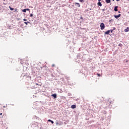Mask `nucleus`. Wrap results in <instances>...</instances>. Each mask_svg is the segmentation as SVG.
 Wrapping results in <instances>:
<instances>
[{
  "instance_id": "2eb2a0df",
  "label": "nucleus",
  "mask_w": 129,
  "mask_h": 129,
  "mask_svg": "<svg viewBox=\"0 0 129 129\" xmlns=\"http://www.w3.org/2000/svg\"><path fill=\"white\" fill-rule=\"evenodd\" d=\"M24 24L27 25H28V24H30V22H25Z\"/></svg>"
},
{
  "instance_id": "4be33fe9",
  "label": "nucleus",
  "mask_w": 129,
  "mask_h": 129,
  "mask_svg": "<svg viewBox=\"0 0 129 129\" xmlns=\"http://www.w3.org/2000/svg\"><path fill=\"white\" fill-rule=\"evenodd\" d=\"M110 32H111V33H112V32H113V30L111 29L110 31Z\"/></svg>"
},
{
  "instance_id": "2f4dec72",
  "label": "nucleus",
  "mask_w": 129,
  "mask_h": 129,
  "mask_svg": "<svg viewBox=\"0 0 129 129\" xmlns=\"http://www.w3.org/2000/svg\"><path fill=\"white\" fill-rule=\"evenodd\" d=\"M119 0H116V2H119Z\"/></svg>"
},
{
  "instance_id": "9b49d317",
  "label": "nucleus",
  "mask_w": 129,
  "mask_h": 129,
  "mask_svg": "<svg viewBox=\"0 0 129 129\" xmlns=\"http://www.w3.org/2000/svg\"><path fill=\"white\" fill-rule=\"evenodd\" d=\"M107 4H109L110 3V0H105Z\"/></svg>"
},
{
  "instance_id": "0eeeda50",
  "label": "nucleus",
  "mask_w": 129,
  "mask_h": 129,
  "mask_svg": "<svg viewBox=\"0 0 129 129\" xmlns=\"http://www.w3.org/2000/svg\"><path fill=\"white\" fill-rule=\"evenodd\" d=\"M117 8H118V7H117V6H116L114 7V11L115 12H117V11H118V10H117Z\"/></svg>"
},
{
  "instance_id": "ddd939ff",
  "label": "nucleus",
  "mask_w": 129,
  "mask_h": 129,
  "mask_svg": "<svg viewBox=\"0 0 129 129\" xmlns=\"http://www.w3.org/2000/svg\"><path fill=\"white\" fill-rule=\"evenodd\" d=\"M55 124H56V125H59V122H58V121H56V122H55Z\"/></svg>"
},
{
  "instance_id": "9d476101",
  "label": "nucleus",
  "mask_w": 129,
  "mask_h": 129,
  "mask_svg": "<svg viewBox=\"0 0 129 129\" xmlns=\"http://www.w3.org/2000/svg\"><path fill=\"white\" fill-rule=\"evenodd\" d=\"M48 121L51 122L52 124L54 123V121L53 120H51V119H48Z\"/></svg>"
},
{
  "instance_id": "7c9ffc66",
  "label": "nucleus",
  "mask_w": 129,
  "mask_h": 129,
  "mask_svg": "<svg viewBox=\"0 0 129 129\" xmlns=\"http://www.w3.org/2000/svg\"><path fill=\"white\" fill-rule=\"evenodd\" d=\"M118 13H119V14L120 13V11H118Z\"/></svg>"
},
{
  "instance_id": "c85d7f7f",
  "label": "nucleus",
  "mask_w": 129,
  "mask_h": 129,
  "mask_svg": "<svg viewBox=\"0 0 129 129\" xmlns=\"http://www.w3.org/2000/svg\"><path fill=\"white\" fill-rule=\"evenodd\" d=\"M113 30H115V27L113 28Z\"/></svg>"
},
{
  "instance_id": "bb28decb",
  "label": "nucleus",
  "mask_w": 129,
  "mask_h": 129,
  "mask_svg": "<svg viewBox=\"0 0 129 129\" xmlns=\"http://www.w3.org/2000/svg\"><path fill=\"white\" fill-rule=\"evenodd\" d=\"M0 115H3V113H1Z\"/></svg>"
},
{
  "instance_id": "20e7f679",
  "label": "nucleus",
  "mask_w": 129,
  "mask_h": 129,
  "mask_svg": "<svg viewBox=\"0 0 129 129\" xmlns=\"http://www.w3.org/2000/svg\"><path fill=\"white\" fill-rule=\"evenodd\" d=\"M75 5L76 7H78V8H80V4L79 3H75Z\"/></svg>"
},
{
  "instance_id": "aec40b11",
  "label": "nucleus",
  "mask_w": 129,
  "mask_h": 129,
  "mask_svg": "<svg viewBox=\"0 0 129 129\" xmlns=\"http://www.w3.org/2000/svg\"><path fill=\"white\" fill-rule=\"evenodd\" d=\"M79 2H80V3H83V0H79Z\"/></svg>"
},
{
  "instance_id": "f704fd0d",
  "label": "nucleus",
  "mask_w": 129,
  "mask_h": 129,
  "mask_svg": "<svg viewBox=\"0 0 129 129\" xmlns=\"http://www.w3.org/2000/svg\"><path fill=\"white\" fill-rule=\"evenodd\" d=\"M128 14H129V12H128Z\"/></svg>"
},
{
  "instance_id": "7ed1b4c3",
  "label": "nucleus",
  "mask_w": 129,
  "mask_h": 129,
  "mask_svg": "<svg viewBox=\"0 0 129 129\" xmlns=\"http://www.w3.org/2000/svg\"><path fill=\"white\" fill-rule=\"evenodd\" d=\"M51 96L53 97V98L55 99V98H57V95L56 94H53L51 95Z\"/></svg>"
},
{
  "instance_id": "c756f323",
  "label": "nucleus",
  "mask_w": 129,
  "mask_h": 129,
  "mask_svg": "<svg viewBox=\"0 0 129 129\" xmlns=\"http://www.w3.org/2000/svg\"><path fill=\"white\" fill-rule=\"evenodd\" d=\"M3 107H4V108H5V107H6V106H4Z\"/></svg>"
},
{
  "instance_id": "a211bd4d",
  "label": "nucleus",
  "mask_w": 129,
  "mask_h": 129,
  "mask_svg": "<svg viewBox=\"0 0 129 129\" xmlns=\"http://www.w3.org/2000/svg\"><path fill=\"white\" fill-rule=\"evenodd\" d=\"M118 46H119V47H122V44L119 43V44H118Z\"/></svg>"
},
{
  "instance_id": "5701e85b",
  "label": "nucleus",
  "mask_w": 129,
  "mask_h": 129,
  "mask_svg": "<svg viewBox=\"0 0 129 129\" xmlns=\"http://www.w3.org/2000/svg\"><path fill=\"white\" fill-rule=\"evenodd\" d=\"M26 11H28V12H30V9H26Z\"/></svg>"
},
{
  "instance_id": "f257e3e1",
  "label": "nucleus",
  "mask_w": 129,
  "mask_h": 129,
  "mask_svg": "<svg viewBox=\"0 0 129 129\" xmlns=\"http://www.w3.org/2000/svg\"><path fill=\"white\" fill-rule=\"evenodd\" d=\"M101 30H104V28H105V26L104 25V23H101L100 25Z\"/></svg>"
},
{
  "instance_id": "cd10ccee",
  "label": "nucleus",
  "mask_w": 129,
  "mask_h": 129,
  "mask_svg": "<svg viewBox=\"0 0 129 129\" xmlns=\"http://www.w3.org/2000/svg\"><path fill=\"white\" fill-rule=\"evenodd\" d=\"M99 3H100L101 2V0H98Z\"/></svg>"
},
{
  "instance_id": "b1692460",
  "label": "nucleus",
  "mask_w": 129,
  "mask_h": 129,
  "mask_svg": "<svg viewBox=\"0 0 129 129\" xmlns=\"http://www.w3.org/2000/svg\"><path fill=\"white\" fill-rule=\"evenodd\" d=\"M68 95L70 96V95H71V94L70 93H69Z\"/></svg>"
},
{
  "instance_id": "412c9836",
  "label": "nucleus",
  "mask_w": 129,
  "mask_h": 129,
  "mask_svg": "<svg viewBox=\"0 0 129 129\" xmlns=\"http://www.w3.org/2000/svg\"><path fill=\"white\" fill-rule=\"evenodd\" d=\"M23 21H24V22H27V19H23Z\"/></svg>"
},
{
  "instance_id": "f3484780",
  "label": "nucleus",
  "mask_w": 129,
  "mask_h": 129,
  "mask_svg": "<svg viewBox=\"0 0 129 129\" xmlns=\"http://www.w3.org/2000/svg\"><path fill=\"white\" fill-rule=\"evenodd\" d=\"M9 8H10L11 11H14V9L12 8V7H11V6H10Z\"/></svg>"
},
{
  "instance_id": "a878e982",
  "label": "nucleus",
  "mask_w": 129,
  "mask_h": 129,
  "mask_svg": "<svg viewBox=\"0 0 129 129\" xmlns=\"http://www.w3.org/2000/svg\"><path fill=\"white\" fill-rule=\"evenodd\" d=\"M55 66V64H52V67H54Z\"/></svg>"
},
{
  "instance_id": "f8f14e48",
  "label": "nucleus",
  "mask_w": 129,
  "mask_h": 129,
  "mask_svg": "<svg viewBox=\"0 0 129 129\" xmlns=\"http://www.w3.org/2000/svg\"><path fill=\"white\" fill-rule=\"evenodd\" d=\"M23 13H27V9H24L22 10Z\"/></svg>"
},
{
  "instance_id": "423d86ee",
  "label": "nucleus",
  "mask_w": 129,
  "mask_h": 129,
  "mask_svg": "<svg viewBox=\"0 0 129 129\" xmlns=\"http://www.w3.org/2000/svg\"><path fill=\"white\" fill-rule=\"evenodd\" d=\"M125 33H127L129 31V27H127L126 29H124Z\"/></svg>"
},
{
  "instance_id": "72a5a7b5",
  "label": "nucleus",
  "mask_w": 129,
  "mask_h": 129,
  "mask_svg": "<svg viewBox=\"0 0 129 129\" xmlns=\"http://www.w3.org/2000/svg\"><path fill=\"white\" fill-rule=\"evenodd\" d=\"M4 1V2H6V0H3Z\"/></svg>"
},
{
  "instance_id": "473e14b6",
  "label": "nucleus",
  "mask_w": 129,
  "mask_h": 129,
  "mask_svg": "<svg viewBox=\"0 0 129 129\" xmlns=\"http://www.w3.org/2000/svg\"><path fill=\"white\" fill-rule=\"evenodd\" d=\"M36 85H39V84H36Z\"/></svg>"
},
{
  "instance_id": "4468645a",
  "label": "nucleus",
  "mask_w": 129,
  "mask_h": 129,
  "mask_svg": "<svg viewBox=\"0 0 129 129\" xmlns=\"http://www.w3.org/2000/svg\"><path fill=\"white\" fill-rule=\"evenodd\" d=\"M33 16H34V15H33V14H31L30 15L29 17H30V18H33Z\"/></svg>"
},
{
  "instance_id": "6ab92c4d",
  "label": "nucleus",
  "mask_w": 129,
  "mask_h": 129,
  "mask_svg": "<svg viewBox=\"0 0 129 129\" xmlns=\"http://www.w3.org/2000/svg\"><path fill=\"white\" fill-rule=\"evenodd\" d=\"M109 22V23H112V22H113L112 19L110 20Z\"/></svg>"
},
{
  "instance_id": "f03ea898",
  "label": "nucleus",
  "mask_w": 129,
  "mask_h": 129,
  "mask_svg": "<svg viewBox=\"0 0 129 129\" xmlns=\"http://www.w3.org/2000/svg\"><path fill=\"white\" fill-rule=\"evenodd\" d=\"M120 16H121V15L118 14V15H114V18H115V19H118V18H119Z\"/></svg>"
},
{
  "instance_id": "393cba45",
  "label": "nucleus",
  "mask_w": 129,
  "mask_h": 129,
  "mask_svg": "<svg viewBox=\"0 0 129 129\" xmlns=\"http://www.w3.org/2000/svg\"><path fill=\"white\" fill-rule=\"evenodd\" d=\"M98 76H100V74H97Z\"/></svg>"
},
{
  "instance_id": "39448f33",
  "label": "nucleus",
  "mask_w": 129,
  "mask_h": 129,
  "mask_svg": "<svg viewBox=\"0 0 129 129\" xmlns=\"http://www.w3.org/2000/svg\"><path fill=\"white\" fill-rule=\"evenodd\" d=\"M110 33V30H108L107 31L105 32V35H109Z\"/></svg>"
},
{
  "instance_id": "6e6552de",
  "label": "nucleus",
  "mask_w": 129,
  "mask_h": 129,
  "mask_svg": "<svg viewBox=\"0 0 129 129\" xmlns=\"http://www.w3.org/2000/svg\"><path fill=\"white\" fill-rule=\"evenodd\" d=\"M71 108L73 109L76 108V105H72L71 106Z\"/></svg>"
},
{
  "instance_id": "1a4fd4ad",
  "label": "nucleus",
  "mask_w": 129,
  "mask_h": 129,
  "mask_svg": "<svg viewBox=\"0 0 129 129\" xmlns=\"http://www.w3.org/2000/svg\"><path fill=\"white\" fill-rule=\"evenodd\" d=\"M98 6H99V7H102V4H101V3L100 2H98L97 4Z\"/></svg>"
},
{
  "instance_id": "dca6fc26",
  "label": "nucleus",
  "mask_w": 129,
  "mask_h": 129,
  "mask_svg": "<svg viewBox=\"0 0 129 129\" xmlns=\"http://www.w3.org/2000/svg\"><path fill=\"white\" fill-rule=\"evenodd\" d=\"M107 103H109V104H111V102H110V100H108L107 101Z\"/></svg>"
}]
</instances>
